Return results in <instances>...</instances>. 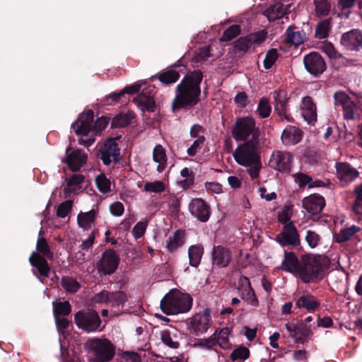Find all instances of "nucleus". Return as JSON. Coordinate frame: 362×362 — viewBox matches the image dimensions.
<instances>
[{
  "mask_svg": "<svg viewBox=\"0 0 362 362\" xmlns=\"http://www.w3.org/2000/svg\"><path fill=\"white\" fill-rule=\"evenodd\" d=\"M36 247L37 250L44 255L49 257L51 254L49 247L44 238H38Z\"/></svg>",
  "mask_w": 362,
  "mask_h": 362,
  "instance_id": "nucleus-61",
  "label": "nucleus"
},
{
  "mask_svg": "<svg viewBox=\"0 0 362 362\" xmlns=\"http://www.w3.org/2000/svg\"><path fill=\"white\" fill-rule=\"evenodd\" d=\"M305 34L303 32L295 31L289 28L286 31V41L288 44L298 47L304 42Z\"/></svg>",
  "mask_w": 362,
  "mask_h": 362,
  "instance_id": "nucleus-34",
  "label": "nucleus"
},
{
  "mask_svg": "<svg viewBox=\"0 0 362 362\" xmlns=\"http://www.w3.org/2000/svg\"><path fill=\"white\" fill-rule=\"evenodd\" d=\"M320 305V303L310 295H303L300 297L296 303V306L298 308H305L308 312L315 311Z\"/></svg>",
  "mask_w": 362,
  "mask_h": 362,
  "instance_id": "nucleus-31",
  "label": "nucleus"
},
{
  "mask_svg": "<svg viewBox=\"0 0 362 362\" xmlns=\"http://www.w3.org/2000/svg\"><path fill=\"white\" fill-rule=\"evenodd\" d=\"M96 213L95 209H92L88 212H81L78 214L77 221L79 226L84 230L90 228L94 223Z\"/></svg>",
  "mask_w": 362,
  "mask_h": 362,
  "instance_id": "nucleus-33",
  "label": "nucleus"
},
{
  "mask_svg": "<svg viewBox=\"0 0 362 362\" xmlns=\"http://www.w3.org/2000/svg\"><path fill=\"white\" fill-rule=\"evenodd\" d=\"M303 132L295 126H287L282 132L281 141L286 146H291L300 142L303 138Z\"/></svg>",
  "mask_w": 362,
  "mask_h": 362,
  "instance_id": "nucleus-20",
  "label": "nucleus"
},
{
  "mask_svg": "<svg viewBox=\"0 0 362 362\" xmlns=\"http://www.w3.org/2000/svg\"><path fill=\"white\" fill-rule=\"evenodd\" d=\"M316 12L320 15H326L330 9V4L327 0L315 1Z\"/></svg>",
  "mask_w": 362,
  "mask_h": 362,
  "instance_id": "nucleus-58",
  "label": "nucleus"
},
{
  "mask_svg": "<svg viewBox=\"0 0 362 362\" xmlns=\"http://www.w3.org/2000/svg\"><path fill=\"white\" fill-rule=\"evenodd\" d=\"M192 298L177 289L170 290L161 300L160 308L166 315H177L189 311Z\"/></svg>",
  "mask_w": 362,
  "mask_h": 362,
  "instance_id": "nucleus-4",
  "label": "nucleus"
},
{
  "mask_svg": "<svg viewBox=\"0 0 362 362\" xmlns=\"http://www.w3.org/2000/svg\"><path fill=\"white\" fill-rule=\"evenodd\" d=\"M134 119L132 112L121 113L115 117L112 122V127L115 128L124 127L131 124Z\"/></svg>",
  "mask_w": 362,
  "mask_h": 362,
  "instance_id": "nucleus-36",
  "label": "nucleus"
},
{
  "mask_svg": "<svg viewBox=\"0 0 362 362\" xmlns=\"http://www.w3.org/2000/svg\"><path fill=\"white\" fill-rule=\"evenodd\" d=\"M276 240L283 246L297 245L300 240L294 224L292 222L286 223L282 231L276 236Z\"/></svg>",
  "mask_w": 362,
  "mask_h": 362,
  "instance_id": "nucleus-13",
  "label": "nucleus"
},
{
  "mask_svg": "<svg viewBox=\"0 0 362 362\" xmlns=\"http://www.w3.org/2000/svg\"><path fill=\"white\" fill-rule=\"evenodd\" d=\"M95 182L98 190L103 194H106L111 190V182L107 177L101 173L96 176Z\"/></svg>",
  "mask_w": 362,
  "mask_h": 362,
  "instance_id": "nucleus-42",
  "label": "nucleus"
},
{
  "mask_svg": "<svg viewBox=\"0 0 362 362\" xmlns=\"http://www.w3.org/2000/svg\"><path fill=\"white\" fill-rule=\"evenodd\" d=\"M343 116L346 120H358L362 116V108L354 100H352L343 110Z\"/></svg>",
  "mask_w": 362,
  "mask_h": 362,
  "instance_id": "nucleus-29",
  "label": "nucleus"
},
{
  "mask_svg": "<svg viewBox=\"0 0 362 362\" xmlns=\"http://www.w3.org/2000/svg\"><path fill=\"white\" fill-rule=\"evenodd\" d=\"M334 105L343 110L353 100L344 91H337L334 93Z\"/></svg>",
  "mask_w": 362,
  "mask_h": 362,
  "instance_id": "nucleus-41",
  "label": "nucleus"
},
{
  "mask_svg": "<svg viewBox=\"0 0 362 362\" xmlns=\"http://www.w3.org/2000/svg\"><path fill=\"white\" fill-rule=\"evenodd\" d=\"M295 182L298 184L300 187H304L306 185L308 187H322L324 186L322 182L320 180L313 181V179L302 173H299L294 175Z\"/></svg>",
  "mask_w": 362,
  "mask_h": 362,
  "instance_id": "nucleus-35",
  "label": "nucleus"
},
{
  "mask_svg": "<svg viewBox=\"0 0 362 362\" xmlns=\"http://www.w3.org/2000/svg\"><path fill=\"white\" fill-rule=\"evenodd\" d=\"M300 267V261L293 252H285L284 259L280 268L283 270L290 272L296 276L297 271Z\"/></svg>",
  "mask_w": 362,
  "mask_h": 362,
  "instance_id": "nucleus-26",
  "label": "nucleus"
},
{
  "mask_svg": "<svg viewBox=\"0 0 362 362\" xmlns=\"http://www.w3.org/2000/svg\"><path fill=\"white\" fill-rule=\"evenodd\" d=\"M251 46L248 36L240 37L234 43L235 52L240 54H245Z\"/></svg>",
  "mask_w": 362,
  "mask_h": 362,
  "instance_id": "nucleus-44",
  "label": "nucleus"
},
{
  "mask_svg": "<svg viewBox=\"0 0 362 362\" xmlns=\"http://www.w3.org/2000/svg\"><path fill=\"white\" fill-rule=\"evenodd\" d=\"M235 160L239 165L247 168L252 179L259 177L262 168L259 156V141L248 140L240 144L233 153Z\"/></svg>",
  "mask_w": 362,
  "mask_h": 362,
  "instance_id": "nucleus-2",
  "label": "nucleus"
},
{
  "mask_svg": "<svg viewBox=\"0 0 362 362\" xmlns=\"http://www.w3.org/2000/svg\"><path fill=\"white\" fill-rule=\"evenodd\" d=\"M74 321L79 329L87 332L101 331V320L98 313L93 309L83 310L74 315Z\"/></svg>",
  "mask_w": 362,
  "mask_h": 362,
  "instance_id": "nucleus-7",
  "label": "nucleus"
},
{
  "mask_svg": "<svg viewBox=\"0 0 362 362\" xmlns=\"http://www.w3.org/2000/svg\"><path fill=\"white\" fill-rule=\"evenodd\" d=\"M300 111L303 117L308 124H310L316 120V106L310 97L305 96L302 99Z\"/></svg>",
  "mask_w": 362,
  "mask_h": 362,
  "instance_id": "nucleus-21",
  "label": "nucleus"
},
{
  "mask_svg": "<svg viewBox=\"0 0 362 362\" xmlns=\"http://www.w3.org/2000/svg\"><path fill=\"white\" fill-rule=\"evenodd\" d=\"M147 224L146 222H139L132 229V233L136 238L142 237L146 231Z\"/></svg>",
  "mask_w": 362,
  "mask_h": 362,
  "instance_id": "nucleus-63",
  "label": "nucleus"
},
{
  "mask_svg": "<svg viewBox=\"0 0 362 362\" xmlns=\"http://www.w3.org/2000/svg\"><path fill=\"white\" fill-rule=\"evenodd\" d=\"M303 207L310 214H317L322 211L325 201L323 197L313 194L305 197L302 202Z\"/></svg>",
  "mask_w": 362,
  "mask_h": 362,
  "instance_id": "nucleus-16",
  "label": "nucleus"
},
{
  "mask_svg": "<svg viewBox=\"0 0 362 362\" xmlns=\"http://www.w3.org/2000/svg\"><path fill=\"white\" fill-rule=\"evenodd\" d=\"M209 314L204 311L202 313H198L190 319V329L197 335L202 334L208 329L209 327Z\"/></svg>",
  "mask_w": 362,
  "mask_h": 362,
  "instance_id": "nucleus-17",
  "label": "nucleus"
},
{
  "mask_svg": "<svg viewBox=\"0 0 362 362\" xmlns=\"http://www.w3.org/2000/svg\"><path fill=\"white\" fill-rule=\"evenodd\" d=\"M336 169L338 178L344 184L352 182L358 175V172L347 163H337Z\"/></svg>",
  "mask_w": 362,
  "mask_h": 362,
  "instance_id": "nucleus-19",
  "label": "nucleus"
},
{
  "mask_svg": "<svg viewBox=\"0 0 362 362\" xmlns=\"http://www.w3.org/2000/svg\"><path fill=\"white\" fill-rule=\"evenodd\" d=\"M213 257L214 263L222 267H226L230 260L229 252L221 246L214 247Z\"/></svg>",
  "mask_w": 362,
  "mask_h": 362,
  "instance_id": "nucleus-30",
  "label": "nucleus"
},
{
  "mask_svg": "<svg viewBox=\"0 0 362 362\" xmlns=\"http://www.w3.org/2000/svg\"><path fill=\"white\" fill-rule=\"evenodd\" d=\"M86 160L87 156L81 150H74L67 154L66 162L72 171L78 170L86 163Z\"/></svg>",
  "mask_w": 362,
  "mask_h": 362,
  "instance_id": "nucleus-24",
  "label": "nucleus"
},
{
  "mask_svg": "<svg viewBox=\"0 0 362 362\" xmlns=\"http://www.w3.org/2000/svg\"><path fill=\"white\" fill-rule=\"evenodd\" d=\"M303 63L306 70L314 76L321 74L326 69L323 58L317 52H312L305 55Z\"/></svg>",
  "mask_w": 362,
  "mask_h": 362,
  "instance_id": "nucleus-11",
  "label": "nucleus"
},
{
  "mask_svg": "<svg viewBox=\"0 0 362 362\" xmlns=\"http://www.w3.org/2000/svg\"><path fill=\"white\" fill-rule=\"evenodd\" d=\"M329 29V22L327 20H325L317 25L315 30V36L319 39H324L328 35Z\"/></svg>",
  "mask_w": 362,
  "mask_h": 362,
  "instance_id": "nucleus-50",
  "label": "nucleus"
},
{
  "mask_svg": "<svg viewBox=\"0 0 362 362\" xmlns=\"http://www.w3.org/2000/svg\"><path fill=\"white\" fill-rule=\"evenodd\" d=\"M290 6L291 4L284 6L281 1H274L264 11V14L269 21H273L283 17Z\"/></svg>",
  "mask_w": 362,
  "mask_h": 362,
  "instance_id": "nucleus-22",
  "label": "nucleus"
},
{
  "mask_svg": "<svg viewBox=\"0 0 362 362\" xmlns=\"http://www.w3.org/2000/svg\"><path fill=\"white\" fill-rule=\"evenodd\" d=\"M184 244V233L180 230L176 231L173 237L169 238L166 247L170 252L176 250Z\"/></svg>",
  "mask_w": 362,
  "mask_h": 362,
  "instance_id": "nucleus-39",
  "label": "nucleus"
},
{
  "mask_svg": "<svg viewBox=\"0 0 362 362\" xmlns=\"http://www.w3.org/2000/svg\"><path fill=\"white\" fill-rule=\"evenodd\" d=\"M292 160L293 156L289 152L276 151L271 155L269 165L281 173H288Z\"/></svg>",
  "mask_w": 362,
  "mask_h": 362,
  "instance_id": "nucleus-8",
  "label": "nucleus"
},
{
  "mask_svg": "<svg viewBox=\"0 0 362 362\" xmlns=\"http://www.w3.org/2000/svg\"><path fill=\"white\" fill-rule=\"evenodd\" d=\"M32 266L36 267L40 275L47 276L50 269L47 260L39 254L33 252L30 257Z\"/></svg>",
  "mask_w": 362,
  "mask_h": 362,
  "instance_id": "nucleus-27",
  "label": "nucleus"
},
{
  "mask_svg": "<svg viewBox=\"0 0 362 362\" xmlns=\"http://www.w3.org/2000/svg\"><path fill=\"white\" fill-rule=\"evenodd\" d=\"M326 259L320 256L304 255L300 259L296 276L303 283L317 282L325 276Z\"/></svg>",
  "mask_w": 362,
  "mask_h": 362,
  "instance_id": "nucleus-3",
  "label": "nucleus"
},
{
  "mask_svg": "<svg viewBox=\"0 0 362 362\" xmlns=\"http://www.w3.org/2000/svg\"><path fill=\"white\" fill-rule=\"evenodd\" d=\"M203 255V248L199 245H192L188 250L189 264L192 267H197Z\"/></svg>",
  "mask_w": 362,
  "mask_h": 362,
  "instance_id": "nucleus-38",
  "label": "nucleus"
},
{
  "mask_svg": "<svg viewBox=\"0 0 362 362\" xmlns=\"http://www.w3.org/2000/svg\"><path fill=\"white\" fill-rule=\"evenodd\" d=\"M341 44L349 50H358L362 47V35L357 30H352L341 36Z\"/></svg>",
  "mask_w": 362,
  "mask_h": 362,
  "instance_id": "nucleus-18",
  "label": "nucleus"
},
{
  "mask_svg": "<svg viewBox=\"0 0 362 362\" xmlns=\"http://www.w3.org/2000/svg\"><path fill=\"white\" fill-rule=\"evenodd\" d=\"M179 78V74L175 70H168L158 76L159 81L165 84L175 83Z\"/></svg>",
  "mask_w": 362,
  "mask_h": 362,
  "instance_id": "nucleus-48",
  "label": "nucleus"
},
{
  "mask_svg": "<svg viewBox=\"0 0 362 362\" xmlns=\"http://www.w3.org/2000/svg\"><path fill=\"white\" fill-rule=\"evenodd\" d=\"M135 101L138 103L142 110L153 111L155 107V101L153 98L147 95L146 93L138 95Z\"/></svg>",
  "mask_w": 362,
  "mask_h": 362,
  "instance_id": "nucleus-37",
  "label": "nucleus"
},
{
  "mask_svg": "<svg viewBox=\"0 0 362 362\" xmlns=\"http://www.w3.org/2000/svg\"><path fill=\"white\" fill-rule=\"evenodd\" d=\"M127 300V295L122 291L111 292L110 303L112 307L123 305Z\"/></svg>",
  "mask_w": 362,
  "mask_h": 362,
  "instance_id": "nucleus-46",
  "label": "nucleus"
},
{
  "mask_svg": "<svg viewBox=\"0 0 362 362\" xmlns=\"http://www.w3.org/2000/svg\"><path fill=\"white\" fill-rule=\"evenodd\" d=\"M101 159L103 163L109 165L112 163L119 160V149L115 139H110L106 141L100 149Z\"/></svg>",
  "mask_w": 362,
  "mask_h": 362,
  "instance_id": "nucleus-12",
  "label": "nucleus"
},
{
  "mask_svg": "<svg viewBox=\"0 0 362 362\" xmlns=\"http://www.w3.org/2000/svg\"><path fill=\"white\" fill-rule=\"evenodd\" d=\"M62 285L66 291L70 293L76 292L80 287L78 282L73 278L67 276L62 279Z\"/></svg>",
  "mask_w": 362,
  "mask_h": 362,
  "instance_id": "nucleus-49",
  "label": "nucleus"
},
{
  "mask_svg": "<svg viewBox=\"0 0 362 362\" xmlns=\"http://www.w3.org/2000/svg\"><path fill=\"white\" fill-rule=\"evenodd\" d=\"M205 141L204 136H200L199 139H197L193 144L187 149V152L189 156H194L198 150H199L204 145Z\"/></svg>",
  "mask_w": 362,
  "mask_h": 362,
  "instance_id": "nucleus-60",
  "label": "nucleus"
},
{
  "mask_svg": "<svg viewBox=\"0 0 362 362\" xmlns=\"http://www.w3.org/2000/svg\"><path fill=\"white\" fill-rule=\"evenodd\" d=\"M202 77V73L198 70L189 72L185 76L177 86L173 107H190L197 103Z\"/></svg>",
  "mask_w": 362,
  "mask_h": 362,
  "instance_id": "nucleus-1",
  "label": "nucleus"
},
{
  "mask_svg": "<svg viewBox=\"0 0 362 362\" xmlns=\"http://www.w3.org/2000/svg\"><path fill=\"white\" fill-rule=\"evenodd\" d=\"M93 110H88L79 115L77 120L72 124L75 133L78 135L86 136L93 130Z\"/></svg>",
  "mask_w": 362,
  "mask_h": 362,
  "instance_id": "nucleus-9",
  "label": "nucleus"
},
{
  "mask_svg": "<svg viewBox=\"0 0 362 362\" xmlns=\"http://www.w3.org/2000/svg\"><path fill=\"white\" fill-rule=\"evenodd\" d=\"M86 347L94 356L95 362H107L115 355L112 344L106 339L93 338L86 343Z\"/></svg>",
  "mask_w": 362,
  "mask_h": 362,
  "instance_id": "nucleus-6",
  "label": "nucleus"
},
{
  "mask_svg": "<svg viewBox=\"0 0 362 362\" xmlns=\"http://www.w3.org/2000/svg\"><path fill=\"white\" fill-rule=\"evenodd\" d=\"M119 257L114 250H106L102 257L100 262V270L104 274H110L113 273L118 267Z\"/></svg>",
  "mask_w": 362,
  "mask_h": 362,
  "instance_id": "nucleus-14",
  "label": "nucleus"
},
{
  "mask_svg": "<svg viewBox=\"0 0 362 362\" xmlns=\"http://www.w3.org/2000/svg\"><path fill=\"white\" fill-rule=\"evenodd\" d=\"M358 231V228L352 226L348 228L341 230L336 236L338 243H342L349 240L356 232Z\"/></svg>",
  "mask_w": 362,
  "mask_h": 362,
  "instance_id": "nucleus-47",
  "label": "nucleus"
},
{
  "mask_svg": "<svg viewBox=\"0 0 362 362\" xmlns=\"http://www.w3.org/2000/svg\"><path fill=\"white\" fill-rule=\"evenodd\" d=\"M274 98L276 100L275 111L286 121H290V117L286 115V105L288 102L287 93L284 90H277L274 92Z\"/></svg>",
  "mask_w": 362,
  "mask_h": 362,
  "instance_id": "nucleus-23",
  "label": "nucleus"
},
{
  "mask_svg": "<svg viewBox=\"0 0 362 362\" xmlns=\"http://www.w3.org/2000/svg\"><path fill=\"white\" fill-rule=\"evenodd\" d=\"M160 339L162 342L171 349L179 347L177 331L175 329H165L160 332Z\"/></svg>",
  "mask_w": 362,
  "mask_h": 362,
  "instance_id": "nucleus-32",
  "label": "nucleus"
},
{
  "mask_svg": "<svg viewBox=\"0 0 362 362\" xmlns=\"http://www.w3.org/2000/svg\"><path fill=\"white\" fill-rule=\"evenodd\" d=\"M205 188L209 193L221 194L223 192L222 185L216 182H206Z\"/></svg>",
  "mask_w": 362,
  "mask_h": 362,
  "instance_id": "nucleus-64",
  "label": "nucleus"
},
{
  "mask_svg": "<svg viewBox=\"0 0 362 362\" xmlns=\"http://www.w3.org/2000/svg\"><path fill=\"white\" fill-rule=\"evenodd\" d=\"M153 160L158 163L157 171L163 172L167 165V155L165 148L160 145L157 144L153 150Z\"/></svg>",
  "mask_w": 362,
  "mask_h": 362,
  "instance_id": "nucleus-28",
  "label": "nucleus"
},
{
  "mask_svg": "<svg viewBox=\"0 0 362 362\" xmlns=\"http://www.w3.org/2000/svg\"><path fill=\"white\" fill-rule=\"evenodd\" d=\"M84 181V177L80 174H75L71 176L67 181V188L69 192L76 194L81 189V185Z\"/></svg>",
  "mask_w": 362,
  "mask_h": 362,
  "instance_id": "nucleus-40",
  "label": "nucleus"
},
{
  "mask_svg": "<svg viewBox=\"0 0 362 362\" xmlns=\"http://www.w3.org/2000/svg\"><path fill=\"white\" fill-rule=\"evenodd\" d=\"M238 289L242 298L251 305H257V299L251 288L248 278L240 276L238 279Z\"/></svg>",
  "mask_w": 362,
  "mask_h": 362,
  "instance_id": "nucleus-15",
  "label": "nucleus"
},
{
  "mask_svg": "<svg viewBox=\"0 0 362 362\" xmlns=\"http://www.w3.org/2000/svg\"><path fill=\"white\" fill-rule=\"evenodd\" d=\"M72 208V202L66 200L61 203L57 210V215L60 218L66 217Z\"/></svg>",
  "mask_w": 362,
  "mask_h": 362,
  "instance_id": "nucleus-56",
  "label": "nucleus"
},
{
  "mask_svg": "<svg viewBox=\"0 0 362 362\" xmlns=\"http://www.w3.org/2000/svg\"><path fill=\"white\" fill-rule=\"evenodd\" d=\"M305 240L310 247L314 248L320 243V237L317 233L309 230L306 232Z\"/></svg>",
  "mask_w": 362,
  "mask_h": 362,
  "instance_id": "nucleus-59",
  "label": "nucleus"
},
{
  "mask_svg": "<svg viewBox=\"0 0 362 362\" xmlns=\"http://www.w3.org/2000/svg\"><path fill=\"white\" fill-rule=\"evenodd\" d=\"M165 189V185L163 181L156 180L153 182H146L144 184V190L147 192L161 193Z\"/></svg>",
  "mask_w": 362,
  "mask_h": 362,
  "instance_id": "nucleus-43",
  "label": "nucleus"
},
{
  "mask_svg": "<svg viewBox=\"0 0 362 362\" xmlns=\"http://www.w3.org/2000/svg\"><path fill=\"white\" fill-rule=\"evenodd\" d=\"M232 135L236 141H245L250 136V140L259 141L258 139L260 132L255 125V119L252 117H246L236 120L232 130Z\"/></svg>",
  "mask_w": 362,
  "mask_h": 362,
  "instance_id": "nucleus-5",
  "label": "nucleus"
},
{
  "mask_svg": "<svg viewBox=\"0 0 362 362\" xmlns=\"http://www.w3.org/2000/svg\"><path fill=\"white\" fill-rule=\"evenodd\" d=\"M257 111L262 118L269 117L271 113V107L269 101L265 98L262 99L259 101Z\"/></svg>",
  "mask_w": 362,
  "mask_h": 362,
  "instance_id": "nucleus-53",
  "label": "nucleus"
},
{
  "mask_svg": "<svg viewBox=\"0 0 362 362\" xmlns=\"http://www.w3.org/2000/svg\"><path fill=\"white\" fill-rule=\"evenodd\" d=\"M277 58L278 53L276 49H272L269 51H268L267 53L266 54L265 58L263 62L264 67L267 69H270L274 64Z\"/></svg>",
  "mask_w": 362,
  "mask_h": 362,
  "instance_id": "nucleus-55",
  "label": "nucleus"
},
{
  "mask_svg": "<svg viewBox=\"0 0 362 362\" xmlns=\"http://www.w3.org/2000/svg\"><path fill=\"white\" fill-rule=\"evenodd\" d=\"M229 329L228 328H223L218 333L214 334V338H210L206 341L207 346H213L215 344L219 345L220 347L224 349L230 348V344L228 341Z\"/></svg>",
  "mask_w": 362,
  "mask_h": 362,
  "instance_id": "nucleus-25",
  "label": "nucleus"
},
{
  "mask_svg": "<svg viewBox=\"0 0 362 362\" xmlns=\"http://www.w3.org/2000/svg\"><path fill=\"white\" fill-rule=\"evenodd\" d=\"M71 313V305L69 302H59L54 303V314L56 316H66Z\"/></svg>",
  "mask_w": 362,
  "mask_h": 362,
  "instance_id": "nucleus-45",
  "label": "nucleus"
},
{
  "mask_svg": "<svg viewBox=\"0 0 362 362\" xmlns=\"http://www.w3.org/2000/svg\"><path fill=\"white\" fill-rule=\"evenodd\" d=\"M249 354L248 349L240 346L231 353L230 357L233 361L236 360H246L249 357Z\"/></svg>",
  "mask_w": 362,
  "mask_h": 362,
  "instance_id": "nucleus-54",
  "label": "nucleus"
},
{
  "mask_svg": "<svg viewBox=\"0 0 362 362\" xmlns=\"http://www.w3.org/2000/svg\"><path fill=\"white\" fill-rule=\"evenodd\" d=\"M110 296L111 292L103 290L93 296L92 302L94 303H109Z\"/></svg>",
  "mask_w": 362,
  "mask_h": 362,
  "instance_id": "nucleus-57",
  "label": "nucleus"
},
{
  "mask_svg": "<svg viewBox=\"0 0 362 362\" xmlns=\"http://www.w3.org/2000/svg\"><path fill=\"white\" fill-rule=\"evenodd\" d=\"M189 211L190 214L199 221L206 222L211 215V208L209 205L202 199H193L189 204Z\"/></svg>",
  "mask_w": 362,
  "mask_h": 362,
  "instance_id": "nucleus-10",
  "label": "nucleus"
},
{
  "mask_svg": "<svg viewBox=\"0 0 362 362\" xmlns=\"http://www.w3.org/2000/svg\"><path fill=\"white\" fill-rule=\"evenodd\" d=\"M354 192L356 200L353 206V210L355 213L359 214L362 212V183L355 188Z\"/></svg>",
  "mask_w": 362,
  "mask_h": 362,
  "instance_id": "nucleus-52",
  "label": "nucleus"
},
{
  "mask_svg": "<svg viewBox=\"0 0 362 362\" xmlns=\"http://www.w3.org/2000/svg\"><path fill=\"white\" fill-rule=\"evenodd\" d=\"M210 57V47L205 46L201 48L194 57V60L197 62L207 60Z\"/></svg>",
  "mask_w": 362,
  "mask_h": 362,
  "instance_id": "nucleus-62",
  "label": "nucleus"
},
{
  "mask_svg": "<svg viewBox=\"0 0 362 362\" xmlns=\"http://www.w3.org/2000/svg\"><path fill=\"white\" fill-rule=\"evenodd\" d=\"M240 32V26L233 25L227 28L221 37V41H229L237 36Z\"/></svg>",
  "mask_w": 362,
  "mask_h": 362,
  "instance_id": "nucleus-51",
  "label": "nucleus"
}]
</instances>
